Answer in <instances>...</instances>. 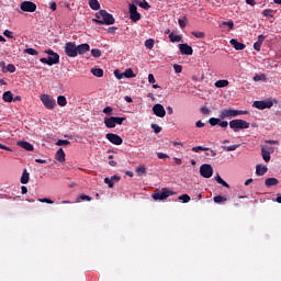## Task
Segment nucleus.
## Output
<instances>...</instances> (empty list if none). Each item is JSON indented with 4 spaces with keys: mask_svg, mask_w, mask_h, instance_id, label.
<instances>
[{
    "mask_svg": "<svg viewBox=\"0 0 281 281\" xmlns=\"http://www.w3.org/2000/svg\"><path fill=\"white\" fill-rule=\"evenodd\" d=\"M213 201H214V203H223V202L227 201V198L222 196V195H216L213 198Z\"/></svg>",
    "mask_w": 281,
    "mask_h": 281,
    "instance_id": "58836bf2",
    "label": "nucleus"
},
{
    "mask_svg": "<svg viewBox=\"0 0 281 281\" xmlns=\"http://www.w3.org/2000/svg\"><path fill=\"white\" fill-rule=\"evenodd\" d=\"M151 128L155 133H159L161 131V126L157 125V124H151Z\"/></svg>",
    "mask_w": 281,
    "mask_h": 281,
    "instance_id": "bf43d9fd",
    "label": "nucleus"
},
{
    "mask_svg": "<svg viewBox=\"0 0 281 281\" xmlns=\"http://www.w3.org/2000/svg\"><path fill=\"white\" fill-rule=\"evenodd\" d=\"M272 12H273V10L266 9L262 11V16H269L270 19H273Z\"/></svg>",
    "mask_w": 281,
    "mask_h": 281,
    "instance_id": "c03bdc74",
    "label": "nucleus"
},
{
    "mask_svg": "<svg viewBox=\"0 0 281 281\" xmlns=\"http://www.w3.org/2000/svg\"><path fill=\"white\" fill-rule=\"evenodd\" d=\"M238 115H249V111L247 110H232L224 109L220 112V120H227L231 117H238Z\"/></svg>",
    "mask_w": 281,
    "mask_h": 281,
    "instance_id": "7ed1b4c3",
    "label": "nucleus"
},
{
    "mask_svg": "<svg viewBox=\"0 0 281 281\" xmlns=\"http://www.w3.org/2000/svg\"><path fill=\"white\" fill-rule=\"evenodd\" d=\"M201 150H210V148H207V147H203V146H196V147H193L192 148V151L193 153H201Z\"/></svg>",
    "mask_w": 281,
    "mask_h": 281,
    "instance_id": "a18cd8bd",
    "label": "nucleus"
},
{
    "mask_svg": "<svg viewBox=\"0 0 281 281\" xmlns=\"http://www.w3.org/2000/svg\"><path fill=\"white\" fill-rule=\"evenodd\" d=\"M215 87H216V89H223L225 87H229V81L226 79L217 80L215 82Z\"/></svg>",
    "mask_w": 281,
    "mask_h": 281,
    "instance_id": "aec40b11",
    "label": "nucleus"
},
{
    "mask_svg": "<svg viewBox=\"0 0 281 281\" xmlns=\"http://www.w3.org/2000/svg\"><path fill=\"white\" fill-rule=\"evenodd\" d=\"M91 55L93 56V58H100V56H102V50H100V48H92Z\"/></svg>",
    "mask_w": 281,
    "mask_h": 281,
    "instance_id": "473e14b6",
    "label": "nucleus"
},
{
    "mask_svg": "<svg viewBox=\"0 0 281 281\" xmlns=\"http://www.w3.org/2000/svg\"><path fill=\"white\" fill-rule=\"evenodd\" d=\"M105 137L111 144H114V146H122V144L124 143L122 136L114 133H108Z\"/></svg>",
    "mask_w": 281,
    "mask_h": 281,
    "instance_id": "1a4fd4ad",
    "label": "nucleus"
},
{
    "mask_svg": "<svg viewBox=\"0 0 281 281\" xmlns=\"http://www.w3.org/2000/svg\"><path fill=\"white\" fill-rule=\"evenodd\" d=\"M130 19L133 23H137L142 19V14L137 12V5L130 4Z\"/></svg>",
    "mask_w": 281,
    "mask_h": 281,
    "instance_id": "9d476101",
    "label": "nucleus"
},
{
    "mask_svg": "<svg viewBox=\"0 0 281 281\" xmlns=\"http://www.w3.org/2000/svg\"><path fill=\"white\" fill-rule=\"evenodd\" d=\"M169 40H170L171 43H181V35L170 33L169 34Z\"/></svg>",
    "mask_w": 281,
    "mask_h": 281,
    "instance_id": "bb28decb",
    "label": "nucleus"
},
{
    "mask_svg": "<svg viewBox=\"0 0 281 281\" xmlns=\"http://www.w3.org/2000/svg\"><path fill=\"white\" fill-rule=\"evenodd\" d=\"M231 128L234 130L235 133L243 131L245 128H249V122L240 119H236L229 122Z\"/></svg>",
    "mask_w": 281,
    "mask_h": 281,
    "instance_id": "39448f33",
    "label": "nucleus"
},
{
    "mask_svg": "<svg viewBox=\"0 0 281 281\" xmlns=\"http://www.w3.org/2000/svg\"><path fill=\"white\" fill-rule=\"evenodd\" d=\"M261 157L266 164H269L271 161V154L267 151V148L261 147Z\"/></svg>",
    "mask_w": 281,
    "mask_h": 281,
    "instance_id": "6ab92c4d",
    "label": "nucleus"
},
{
    "mask_svg": "<svg viewBox=\"0 0 281 281\" xmlns=\"http://www.w3.org/2000/svg\"><path fill=\"white\" fill-rule=\"evenodd\" d=\"M104 125L106 128H115V116L105 117Z\"/></svg>",
    "mask_w": 281,
    "mask_h": 281,
    "instance_id": "dca6fc26",
    "label": "nucleus"
},
{
    "mask_svg": "<svg viewBox=\"0 0 281 281\" xmlns=\"http://www.w3.org/2000/svg\"><path fill=\"white\" fill-rule=\"evenodd\" d=\"M7 71H9V74H14V71H16V67L13 64H9L7 66Z\"/></svg>",
    "mask_w": 281,
    "mask_h": 281,
    "instance_id": "8fccbe9b",
    "label": "nucleus"
},
{
    "mask_svg": "<svg viewBox=\"0 0 281 281\" xmlns=\"http://www.w3.org/2000/svg\"><path fill=\"white\" fill-rule=\"evenodd\" d=\"M179 201H182L184 203H190V195L182 194V195L179 196Z\"/></svg>",
    "mask_w": 281,
    "mask_h": 281,
    "instance_id": "de8ad7c7",
    "label": "nucleus"
},
{
    "mask_svg": "<svg viewBox=\"0 0 281 281\" xmlns=\"http://www.w3.org/2000/svg\"><path fill=\"white\" fill-rule=\"evenodd\" d=\"M116 30H117V27H115V26H110V27L108 29V32H109V34H115Z\"/></svg>",
    "mask_w": 281,
    "mask_h": 281,
    "instance_id": "774afa93",
    "label": "nucleus"
},
{
    "mask_svg": "<svg viewBox=\"0 0 281 281\" xmlns=\"http://www.w3.org/2000/svg\"><path fill=\"white\" fill-rule=\"evenodd\" d=\"M97 19H92V22L97 25H114L115 24V18H113V14L106 12V10H100L95 13Z\"/></svg>",
    "mask_w": 281,
    "mask_h": 281,
    "instance_id": "f03ea898",
    "label": "nucleus"
},
{
    "mask_svg": "<svg viewBox=\"0 0 281 281\" xmlns=\"http://www.w3.org/2000/svg\"><path fill=\"white\" fill-rule=\"evenodd\" d=\"M175 194L176 192L170 191L168 188H162L161 190H156L151 194V199H154V201H166L168 196H172Z\"/></svg>",
    "mask_w": 281,
    "mask_h": 281,
    "instance_id": "20e7f679",
    "label": "nucleus"
},
{
    "mask_svg": "<svg viewBox=\"0 0 281 281\" xmlns=\"http://www.w3.org/2000/svg\"><path fill=\"white\" fill-rule=\"evenodd\" d=\"M231 45L234 47V49H237V50H243L245 49V47H247V45L238 42L235 38L231 40Z\"/></svg>",
    "mask_w": 281,
    "mask_h": 281,
    "instance_id": "2eb2a0df",
    "label": "nucleus"
},
{
    "mask_svg": "<svg viewBox=\"0 0 281 281\" xmlns=\"http://www.w3.org/2000/svg\"><path fill=\"white\" fill-rule=\"evenodd\" d=\"M179 26L183 30L186 25H188V18L183 16L182 19L178 20Z\"/></svg>",
    "mask_w": 281,
    "mask_h": 281,
    "instance_id": "4c0bfd02",
    "label": "nucleus"
},
{
    "mask_svg": "<svg viewBox=\"0 0 281 281\" xmlns=\"http://www.w3.org/2000/svg\"><path fill=\"white\" fill-rule=\"evenodd\" d=\"M125 121H126V117L114 116V124H115V126H117V124L120 126H122V124H124Z\"/></svg>",
    "mask_w": 281,
    "mask_h": 281,
    "instance_id": "f704fd0d",
    "label": "nucleus"
},
{
    "mask_svg": "<svg viewBox=\"0 0 281 281\" xmlns=\"http://www.w3.org/2000/svg\"><path fill=\"white\" fill-rule=\"evenodd\" d=\"M64 49L68 58H76L78 55L82 56L83 54H87V52L91 49V46L87 43L77 46L76 42H67Z\"/></svg>",
    "mask_w": 281,
    "mask_h": 281,
    "instance_id": "f257e3e1",
    "label": "nucleus"
},
{
    "mask_svg": "<svg viewBox=\"0 0 281 281\" xmlns=\"http://www.w3.org/2000/svg\"><path fill=\"white\" fill-rule=\"evenodd\" d=\"M267 166H261V165H258L257 167H256V175L258 176V177H263V175L267 172Z\"/></svg>",
    "mask_w": 281,
    "mask_h": 281,
    "instance_id": "412c9836",
    "label": "nucleus"
},
{
    "mask_svg": "<svg viewBox=\"0 0 281 281\" xmlns=\"http://www.w3.org/2000/svg\"><path fill=\"white\" fill-rule=\"evenodd\" d=\"M103 113H104L105 115H111V113H113V108H111V106H105V108L103 109Z\"/></svg>",
    "mask_w": 281,
    "mask_h": 281,
    "instance_id": "5fc2aeb1",
    "label": "nucleus"
},
{
    "mask_svg": "<svg viewBox=\"0 0 281 281\" xmlns=\"http://www.w3.org/2000/svg\"><path fill=\"white\" fill-rule=\"evenodd\" d=\"M124 78H136L135 72H133V69L128 68L123 72Z\"/></svg>",
    "mask_w": 281,
    "mask_h": 281,
    "instance_id": "7c9ffc66",
    "label": "nucleus"
},
{
    "mask_svg": "<svg viewBox=\"0 0 281 281\" xmlns=\"http://www.w3.org/2000/svg\"><path fill=\"white\" fill-rule=\"evenodd\" d=\"M139 8H143L144 10H148L150 8V4L146 0H143L139 2Z\"/></svg>",
    "mask_w": 281,
    "mask_h": 281,
    "instance_id": "09e8293b",
    "label": "nucleus"
},
{
    "mask_svg": "<svg viewBox=\"0 0 281 281\" xmlns=\"http://www.w3.org/2000/svg\"><path fill=\"white\" fill-rule=\"evenodd\" d=\"M38 202L40 203H47L48 205H53V203H54V201H52V199H49V198L38 199Z\"/></svg>",
    "mask_w": 281,
    "mask_h": 281,
    "instance_id": "49530a36",
    "label": "nucleus"
},
{
    "mask_svg": "<svg viewBox=\"0 0 281 281\" xmlns=\"http://www.w3.org/2000/svg\"><path fill=\"white\" fill-rule=\"evenodd\" d=\"M88 3L91 10H100V2L98 0H89Z\"/></svg>",
    "mask_w": 281,
    "mask_h": 281,
    "instance_id": "cd10ccee",
    "label": "nucleus"
},
{
    "mask_svg": "<svg viewBox=\"0 0 281 281\" xmlns=\"http://www.w3.org/2000/svg\"><path fill=\"white\" fill-rule=\"evenodd\" d=\"M261 47H262V44L260 42H256L254 44V49H256V52H260Z\"/></svg>",
    "mask_w": 281,
    "mask_h": 281,
    "instance_id": "052dcab7",
    "label": "nucleus"
},
{
    "mask_svg": "<svg viewBox=\"0 0 281 281\" xmlns=\"http://www.w3.org/2000/svg\"><path fill=\"white\" fill-rule=\"evenodd\" d=\"M148 82H149L150 85H155V75H153V74H149V75H148Z\"/></svg>",
    "mask_w": 281,
    "mask_h": 281,
    "instance_id": "e2e57ef3",
    "label": "nucleus"
},
{
    "mask_svg": "<svg viewBox=\"0 0 281 281\" xmlns=\"http://www.w3.org/2000/svg\"><path fill=\"white\" fill-rule=\"evenodd\" d=\"M104 183H106L109 188L114 187L113 180L111 178H104Z\"/></svg>",
    "mask_w": 281,
    "mask_h": 281,
    "instance_id": "6e6d98bb",
    "label": "nucleus"
},
{
    "mask_svg": "<svg viewBox=\"0 0 281 281\" xmlns=\"http://www.w3.org/2000/svg\"><path fill=\"white\" fill-rule=\"evenodd\" d=\"M192 36H195V38H205V33L203 32H196V31H193L191 32Z\"/></svg>",
    "mask_w": 281,
    "mask_h": 281,
    "instance_id": "37998d69",
    "label": "nucleus"
},
{
    "mask_svg": "<svg viewBox=\"0 0 281 281\" xmlns=\"http://www.w3.org/2000/svg\"><path fill=\"white\" fill-rule=\"evenodd\" d=\"M136 173L138 175V177H144V175H146V165H140L136 167Z\"/></svg>",
    "mask_w": 281,
    "mask_h": 281,
    "instance_id": "a878e982",
    "label": "nucleus"
},
{
    "mask_svg": "<svg viewBox=\"0 0 281 281\" xmlns=\"http://www.w3.org/2000/svg\"><path fill=\"white\" fill-rule=\"evenodd\" d=\"M262 148H266V151L269 153L270 155L276 153V148H273V147L265 146Z\"/></svg>",
    "mask_w": 281,
    "mask_h": 281,
    "instance_id": "0e129e2a",
    "label": "nucleus"
},
{
    "mask_svg": "<svg viewBox=\"0 0 281 281\" xmlns=\"http://www.w3.org/2000/svg\"><path fill=\"white\" fill-rule=\"evenodd\" d=\"M200 113H202V115H210V113H212V110H210V108H207V105H203L200 109Z\"/></svg>",
    "mask_w": 281,
    "mask_h": 281,
    "instance_id": "c9c22d12",
    "label": "nucleus"
},
{
    "mask_svg": "<svg viewBox=\"0 0 281 281\" xmlns=\"http://www.w3.org/2000/svg\"><path fill=\"white\" fill-rule=\"evenodd\" d=\"M114 76L117 80H122V78H124V74L120 72V70H115Z\"/></svg>",
    "mask_w": 281,
    "mask_h": 281,
    "instance_id": "4d7b16f0",
    "label": "nucleus"
},
{
    "mask_svg": "<svg viewBox=\"0 0 281 281\" xmlns=\"http://www.w3.org/2000/svg\"><path fill=\"white\" fill-rule=\"evenodd\" d=\"M157 157L158 159H168V154H164V153H157Z\"/></svg>",
    "mask_w": 281,
    "mask_h": 281,
    "instance_id": "680f3d73",
    "label": "nucleus"
},
{
    "mask_svg": "<svg viewBox=\"0 0 281 281\" xmlns=\"http://www.w3.org/2000/svg\"><path fill=\"white\" fill-rule=\"evenodd\" d=\"M267 188H271V186H278V183H280V181L277 178H268L265 181Z\"/></svg>",
    "mask_w": 281,
    "mask_h": 281,
    "instance_id": "4be33fe9",
    "label": "nucleus"
},
{
    "mask_svg": "<svg viewBox=\"0 0 281 281\" xmlns=\"http://www.w3.org/2000/svg\"><path fill=\"white\" fill-rule=\"evenodd\" d=\"M215 181H217V183H220V186H223L224 188H229V184L225 182V180H223L220 175L215 176Z\"/></svg>",
    "mask_w": 281,
    "mask_h": 281,
    "instance_id": "c756f323",
    "label": "nucleus"
},
{
    "mask_svg": "<svg viewBox=\"0 0 281 281\" xmlns=\"http://www.w3.org/2000/svg\"><path fill=\"white\" fill-rule=\"evenodd\" d=\"M69 144H71V142L67 139H58L56 146H69Z\"/></svg>",
    "mask_w": 281,
    "mask_h": 281,
    "instance_id": "79ce46f5",
    "label": "nucleus"
},
{
    "mask_svg": "<svg viewBox=\"0 0 281 281\" xmlns=\"http://www.w3.org/2000/svg\"><path fill=\"white\" fill-rule=\"evenodd\" d=\"M24 54H30V56H38V50L34 48H26L24 49Z\"/></svg>",
    "mask_w": 281,
    "mask_h": 281,
    "instance_id": "e433bc0d",
    "label": "nucleus"
},
{
    "mask_svg": "<svg viewBox=\"0 0 281 281\" xmlns=\"http://www.w3.org/2000/svg\"><path fill=\"white\" fill-rule=\"evenodd\" d=\"M145 47H147V49H153L155 47V40L153 38L146 40Z\"/></svg>",
    "mask_w": 281,
    "mask_h": 281,
    "instance_id": "72a5a7b5",
    "label": "nucleus"
},
{
    "mask_svg": "<svg viewBox=\"0 0 281 281\" xmlns=\"http://www.w3.org/2000/svg\"><path fill=\"white\" fill-rule=\"evenodd\" d=\"M209 124H211L212 126H216V125L221 124V119L211 117L209 120Z\"/></svg>",
    "mask_w": 281,
    "mask_h": 281,
    "instance_id": "a19ab883",
    "label": "nucleus"
},
{
    "mask_svg": "<svg viewBox=\"0 0 281 281\" xmlns=\"http://www.w3.org/2000/svg\"><path fill=\"white\" fill-rule=\"evenodd\" d=\"M50 10L53 12H56V9L58 8V5L56 4V2H50V5H49Z\"/></svg>",
    "mask_w": 281,
    "mask_h": 281,
    "instance_id": "338daca9",
    "label": "nucleus"
},
{
    "mask_svg": "<svg viewBox=\"0 0 281 281\" xmlns=\"http://www.w3.org/2000/svg\"><path fill=\"white\" fill-rule=\"evenodd\" d=\"M18 146H20V148H24V150H29V151L34 150V145L25 140L18 142Z\"/></svg>",
    "mask_w": 281,
    "mask_h": 281,
    "instance_id": "4468645a",
    "label": "nucleus"
},
{
    "mask_svg": "<svg viewBox=\"0 0 281 281\" xmlns=\"http://www.w3.org/2000/svg\"><path fill=\"white\" fill-rule=\"evenodd\" d=\"M65 150H63V148H59L56 154H55V159H57L59 161V164H63V161H65Z\"/></svg>",
    "mask_w": 281,
    "mask_h": 281,
    "instance_id": "a211bd4d",
    "label": "nucleus"
},
{
    "mask_svg": "<svg viewBox=\"0 0 281 281\" xmlns=\"http://www.w3.org/2000/svg\"><path fill=\"white\" fill-rule=\"evenodd\" d=\"M180 54L184 56H192L194 54V49H192V46L188 44H179Z\"/></svg>",
    "mask_w": 281,
    "mask_h": 281,
    "instance_id": "ddd939ff",
    "label": "nucleus"
},
{
    "mask_svg": "<svg viewBox=\"0 0 281 281\" xmlns=\"http://www.w3.org/2000/svg\"><path fill=\"white\" fill-rule=\"evenodd\" d=\"M4 102H12L14 100V95L11 91H5L2 95Z\"/></svg>",
    "mask_w": 281,
    "mask_h": 281,
    "instance_id": "b1692460",
    "label": "nucleus"
},
{
    "mask_svg": "<svg viewBox=\"0 0 281 281\" xmlns=\"http://www.w3.org/2000/svg\"><path fill=\"white\" fill-rule=\"evenodd\" d=\"M21 183H23V186L30 183V172H27V169H25L22 173Z\"/></svg>",
    "mask_w": 281,
    "mask_h": 281,
    "instance_id": "5701e85b",
    "label": "nucleus"
},
{
    "mask_svg": "<svg viewBox=\"0 0 281 281\" xmlns=\"http://www.w3.org/2000/svg\"><path fill=\"white\" fill-rule=\"evenodd\" d=\"M46 60L49 67H52V65H58V63H60V55H55V57L49 56Z\"/></svg>",
    "mask_w": 281,
    "mask_h": 281,
    "instance_id": "f3484780",
    "label": "nucleus"
},
{
    "mask_svg": "<svg viewBox=\"0 0 281 281\" xmlns=\"http://www.w3.org/2000/svg\"><path fill=\"white\" fill-rule=\"evenodd\" d=\"M79 199H80L81 201H93V198H92V196H89V195H86V194L79 195Z\"/></svg>",
    "mask_w": 281,
    "mask_h": 281,
    "instance_id": "603ef678",
    "label": "nucleus"
},
{
    "mask_svg": "<svg viewBox=\"0 0 281 281\" xmlns=\"http://www.w3.org/2000/svg\"><path fill=\"white\" fill-rule=\"evenodd\" d=\"M22 12H36V3L32 1H23L20 4Z\"/></svg>",
    "mask_w": 281,
    "mask_h": 281,
    "instance_id": "9b49d317",
    "label": "nucleus"
},
{
    "mask_svg": "<svg viewBox=\"0 0 281 281\" xmlns=\"http://www.w3.org/2000/svg\"><path fill=\"white\" fill-rule=\"evenodd\" d=\"M223 25H227L228 30H234V21H224L220 27H223Z\"/></svg>",
    "mask_w": 281,
    "mask_h": 281,
    "instance_id": "ea45409f",
    "label": "nucleus"
},
{
    "mask_svg": "<svg viewBox=\"0 0 281 281\" xmlns=\"http://www.w3.org/2000/svg\"><path fill=\"white\" fill-rule=\"evenodd\" d=\"M57 104L59 106H67V98L65 95H59L57 98Z\"/></svg>",
    "mask_w": 281,
    "mask_h": 281,
    "instance_id": "c85d7f7f",
    "label": "nucleus"
},
{
    "mask_svg": "<svg viewBox=\"0 0 281 281\" xmlns=\"http://www.w3.org/2000/svg\"><path fill=\"white\" fill-rule=\"evenodd\" d=\"M252 106H255V109H258L259 111H265V109H271V106H273V101L271 99L255 101L252 103Z\"/></svg>",
    "mask_w": 281,
    "mask_h": 281,
    "instance_id": "0eeeda50",
    "label": "nucleus"
},
{
    "mask_svg": "<svg viewBox=\"0 0 281 281\" xmlns=\"http://www.w3.org/2000/svg\"><path fill=\"white\" fill-rule=\"evenodd\" d=\"M4 36H7V38H14V32L10 31V30H5L3 32Z\"/></svg>",
    "mask_w": 281,
    "mask_h": 281,
    "instance_id": "3c124183",
    "label": "nucleus"
},
{
    "mask_svg": "<svg viewBox=\"0 0 281 281\" xmlns=\"http://www.w3.org/2000/svg\"><path fill=\"white\" fill-rule=\"evenodd\" d=\"M153 112L157 117H166V109H164V105L159 103L153 106Z\"/></svg>",
    "mask_w": 281,
    "mask_h": 281,
    "instance_id": "f8f14e48",
    "label": "nucleus"
},
{
    "mask_svg": "<svg viewBox=\"0 0 281 281\" xmlns=\"http://www.w3.org/2000/svg\"><path fill=\"white\" fill-rule=\"evenodd\" d=\"M91 74L97 78H102V76H104V70H102V68H92Z\"/></svg>",
    "mask_w": 281,
    "mask_h": 281,
    "instance_id": "393cba45",
    "label": "nucleus"
},
{
    "mask_svg": "<svg viewBox=\"0 0 281 281\" xmlns=\"http://www.w3.org/2000/svg\"><path fill=\"white\" fill-rule=\"evenodd\" d=\"M173 69L176 74H181L183 71V67L181 65H173Z\"/></svg>",
    "mask_w": 281,
    "mask_h": 281,
    "instance_id": "864d4df0",
    "label": "nucleus"
},
{
    "mask_svg": "<svg viewBox=\"0 0 281 281\" xmlns=\"http://www.w3.org/2000/svg\"><path fill=\"white\" fill-rule=\"evenodd\" d=\"M40 98L46 109L52 110L56 106V100H54V97L49 94H42Z\"/></svg>",
    "mask_w": 281,
    "mask_h": 281,
    "instance_id": "423d86ee",
    "label": "nucleus"
},
{
    "mask_svg": "<svg viewBox=\"0 0 281 281\" xmlns=\"http://www.w3.org/2000/svg\"><path fill=\"white\" fill-rule=\"evenodd\" d=\"M239 147L240 145L222 146L223 150H226L227 153H233V150H236Z\"/></svg>",
    "mask_w": 281,
    "mask_h": 281,
    "instance_id": "2f4dec72",
    "label": "nucleus"
},
{
    "mask_svg": "<svg viewBox=\"0 0 281 281\" xmlns=\"http://www.w3.org/2000/svg\"><path fill=\"white\" fill-rule=\"evenodd\" d=\"M45 54H48V56H52V57H55L56 55H58V53H55V52L52 50V49L45 50Z\"/></svg>",
    "mask_w": 281,
    "mask_h": 281,
    "instance_id": "69168bd1",
    "label": "nucleus"
},
{
    "mask_svg": "<svg viewBox=\"0 0 281 281\" xmlns=\"http://www.w3.org/2000/svg\"><path fill=\"white\" fill-rule=\"evenodd\" d=\"M200 175L204 179H210L214 175V168H212V165L204 164L200 167Z\"/></svg>",
    "mask_w": 281,
    "mask_h": 281,
    "instance_id": "6e6552de",
    "label": "nucleus"
},
{
    "mask_svg": "<svg viewBox=\"0 0 281 281\" xmlns=\"http://www.w3.org/2000/svg\"><path fill=\"white\" fill-rule=\"evenodd\" d=\"M218 126H221L222 128H227V126H229V123L227 121H221L220 119Z\"/></svg>",
    "mask_w": 281,
    "mask_h": 281,
    "instance_id": "13d9d810",
    "label": "nucleus"
}]
</instances>
